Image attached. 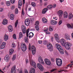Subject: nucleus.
Instances as JSON below:
<instances>
[{"label": "nucleus", "instance_id": "1", "mask_svg": "<svg viewBox=\"0 0 73 73\" xmlns=\"http://www.w3.org/2000/svg\"><path fill=\"white\" fill-rule=\"evenodd\" d=\"M60 43L61 45L64 46L66 50H69L71 47V43L68 42H66V40L62 38L60 40Z\"/></svg>", "mask_w": 73, "mask_h": 73}, {"label": "nucleus", "instance_id": "2", "mask_svg": "<svg viewBox=\"0 0 73 73\" xmlns=\"http://www.w3.org/2000/svg\"><path fill=\"white\" fill-rule=\"evenodd\" d=\"M29 61H30V63L31 65H32L33 66V67H34L35 68H36V63L35 62V61H33L32 60L31 58V57L29 56Z\"/></svg>", "mask_w": 73, "mask_h": 73}, {"label": "nucleus", "instance_id": "3", "mask_svg": "<svg viewBox=\"0 0 73 73\" xmlns=\"http://www.w3.org/2000/svg\"><path fill=\"white\" fill-rule=\"evenodd\" d=\"M56 64L57 66H61L62 64V60L61 59H56Z\"/></svg>", "mask_w": 73, "mask_h": 73}, {"label": "nucleus", "instance_id": "4", "mask_svg": "<svg viewBox=\"0 0 73 73\" xmlns=\"http://www.w3.org/2000/svg\"><path fill=\"white\" fill-rule=\"evenodd\" d=\"M21 49L23 52H25L27 50V46L26 44L24 42L22 43L21 44Z\"/></svg>", "mask_w": 73, "mask_h": 73}, {"label": "nucleus", "instance_id": "5", "mask_svg": "<svg viewBox=\"0 0 73 73\" xmlns=\"http://www.w3.org/2000/svg\"><path fill=\"white\" fill-rule=\"evenodd\" d=\"M29 29H27L26 31V35L27 37H25V42L26 43H28L29 42V40H28V35H28V33H29Z\"/></svg>", "mask_w": 73, "mask_h": 73}, {"label": "nucleus", "instance_id": "6", "mask_svg": "<svg viewBox=\"0 0 73 73\" xmlns=\"http://www.w3.org/2000/svg\"><path fill=\"white\" fill-rule=\"evenodd\" d=\"M63 13H64L63 11L62 10H59L57 11V14L59 17H62L63 15Z\"/></svg>", "mask_w": 73, "mask_h": 73}, {"label": "nucleus", "instance_id": "7", "mask_svg": "<svg viewBox=\"0 0 73 73\" xmlns=\"http://www.w3.org/2000/svg\"><path fill=\"white\" fill-rule=\"evenodd\" d=\"M31 50L32 51V54L34 55L36 53V49L34 46H31Z\"/></svg>", "mask_w": 73, "mask_h": 73}, {"label": "nucleus", "instance_id": "8", "mask_svg": "<svg viewBox=\"0 0 73 73\" xmlns=\"http://www.w3.org/2000/svg\"><path fill=\"white\" fill-rule=\"evenodd\" d=\"M57 49L59 51L60 54H64V51L63 50L62 48V47H61V46Z\"/></svg>", "mask_w": 73, "mask_h": 73}, {"label": "nucleus", "instance_id": "9", "mask_svg": "<svg viewBox=\"0 0 73 73\" xmlns=\"http://www.w3.org/2000/svg\"><path fill=\"white\" fill-rule=\"evenodd\" d=\"M37 66L38 68L39 69H40V70H41V71H42V70H43L44 68L41 64L40 63H38L37 64Z\"/></svg>", "mask_w": 73, "mask_h": 73}, {"label": "nucleus", "instance_id": "10", "mask_svg": "<svg viewBox=\"0 0 73 73\" xmlns=\"http://www.w3.org/2000/svg\"><path fill=\"white\" fill-rule=\"evenodd\" d=\"M25 24L26 26H29L30 24V20L29 19H25Z\"/></svg>", "mask_w": 73, "mask_h": 73}, {"label": "nucleus", "instance_id": "11", "mask_svg": "<svg viewBox=\"0 0 73 73\" xmlns=\"http://www.w3.org/2000/svg\"><path fill=\"white\" fill-rule=\"evenodd\" d=\"M44 62L46 64L48 65H50L51 64L50 61L48 59H44Z\"/></svg>", "mask_w": 73, "mask_h": 73}, {"label": "nucleus", "instance_id": "12", "mask_svg": "<svg viewBox=\"0 0 73 73\" xmlns=\"http://www.w3.org/2000/svg\"><path fill=\"white\" fill-rule=\"evenodd\" d=\"M70 36L68 34L66 33L64 35V38L65 39H66V40H70Z\"/></svg>", "mask_w": 73, "mask_h": 73}, {"label": "nucleus", "instance_id": "13", "mask_svg": "<svg viewBox=\"0 0 73 73\" xmlns=\"http://www.w3.org/2000/svg\"><path fill=\"white\" fill-rule=\"evenodd\" d=\"M54 37L56 41L58 42H60V39H59V36H58V35L57 34H55L54 35Z\"/></svg>", "mask_w": 73, "mask_h": 73}, {"label": "nucleus", "instance_id": "14", "mask_svg": "<svg viewBox=\"0 0 73 73\" xmlns=\"http://www.w3.org/2000/svg\"><path fill=\"white\" fill-rule=\"evenodd\" d=\"M47 47V48L48 49H50L51 50H52L53 49V46H52V44L50 43L48 44Z\"/></svg>", "mask_w": 73, "mask_h": 73}, {"label": "nucleus", "instance_id": "15", "mask_svg": "<svg viewBox=\"0 0 73 73\" xmlns=\"http://www.w3.org/2000/svg\"><path fill=\"white\" fill-rule=\"evenodd\" d=\"M57 23V22L56 21L52 20L50 22V24L52 25H56Z\"/></svg>", "mask_w": 73, "mask_h": 73}, {"label": "nucleus", "instance_id": "16", "mask_svg": "<svg viewBox=\"0 0 73 73\" xmlns=\"http://www.w3.org/2000/svg\"><path fill=\"white\" fill-rule=\"evenodd\" d=\"M5 45H6V43L4 42H3L2 44L0 46V49H4V48L5 47Z\"/></svg>", "mask_w": 73, "mask_h": 73}, {"label": "nucleus", "instance_id": "17", "mask_svg": "<svg viewBox=\"0 0 73 73\" xmlns=\"http://www.w3.org/2000/svg\"><path fill=\"white\" fill-rule=\"evenodd\" d=\"M22 29L23 33L25 34L26 33V28H25V26L24 25L22 26Z\"/></svg>", "mask_w": 73, "mask_h": 73}, {"label": "nucleus", "instance_id": "18", "mask_svg": "<svg viewBox=\"0 0 73 73\" xmlns=\"http://www.w3.org/2000/svg\"><path fill=\"white\" fill-rule=\"evenodd\" d=\"M4 60L6 62H8L9 61V56L8 55H7L5 57Z\"/></svg>", "mask_w": 73, "mask_h": 73}, {"label": "nucleus", "instance_id": "19", "mask_svg": "<svg viewBox=\"0 0 73 73\" xmlns=\"http://www.w3.org/2000/svg\"><path fill=\"white\" fill-rule=\"evenodd\" d=\"M38 61H39V62L41 63V64H43V65H44V62L42 60V58H41V57H39V58H38Z\"/></svg>", "mask_w": 73, "mask_h": 73}, {"label": "nucleus", "instance_id": "20", "mask_svg": "<svg viewBox=\"0 0 73 73\" xmlns=\"http://www.w3.org/2000/svg\"><path fill=\"white\" fill-rule=\"evenodd\" d=\"M11 73H16V66H14L13 67L11 70Z\"/></svg>", "mask_w": 73, "mask_h": 73}, {"label": "nucleus", "instance_id": "21", "mask_svg": "<svg viewBox=\"0 0 73 73\" xmlns=\"http://www.w3.org/2000/svg\"><path fill=\"white\" fill-rule=\"evenodd\" d=\"M68 13L66 11H65L64 12V15H63V17L64 19H66L68 17Z\"/></svg>", "mask_w": 73, "mask_h": 73}, {"label": "nucleus", "instance_id": "22", "mask_svg": "<svg viewBox=\"0 0 73 73\" xmlns=\"http://www.w3.org/2000/svg\"><path fill=\"white\" fill-rule=\"evenodd\" d=\"M3 38L5 41H7V40H8L9 38L8 35H7L6 34H5Z\"/></svg>", "mask_w": 73, "mask_h": 73}, {"label": "nucleus", "instance_id": "23", "mask_svg": "<svg viewBox=\"0 0 73 73\" xmlns=\"http://www.w3.org/2000/svg\"><path fill=\"white\" fill-rule=\"evenodd\" d=\"M2 23L3 25H6L8 23V21L7 19H3Z\"/></svg>", "mask_w": 73, "mask_h": 73}, {"label": "nucleus", "instance_id": "24", "mask_svg": "<svg viewBox=\"0 0 73 73\" xmlns=\"http://www.w3.org/2000/svg\"><path fill=\"white\" fill-rule=\"evenodd\" d=\"M8 28L9 29V31L10 32H12L13 29L12 25H9V26L8 27Z\"/></svg>", "mask_w": 73, "mask_h": 73}, {"label": "nucleus", "instance_id": "25", "mask_svg": "<svg viewBox=\"0 0 73 73\" xmlns=\"http://www.w3.org/2000/svg\"><path fill=\"white\" fill-rule=\"evenodd\" d=\"M30 73H35V69L34 68H31V69Z\"/></svg>", "mask_w": 73, "mask_h": 73}, {"label": "nucleus", "instance_id": "26", "mask_svg": "<svg viewBox=\"0 0 73 73\" xmlns=\"http://www.w3.org/2000/svg\"><path fill=\"white\" fill-rule=\"evenodd\" d=\"M22 1L20 0L18 1V7H21L22 6Z\"/></svg>", "mask_w": 73, "mask_h": 73}, {"label": "nucleus", "instance_id": "27", "mask_svg": "<svg viewBox=\"0 0 73 73\" xmlns=\"http://www.w3.org/2000/svg\"><path fill=\"white\" fill-rule=\"evenodd\" d=\"M48 10V9L46 8L44 9L42 11V13L43 14L45 13L46 12V11H47Z\"/></svg>", "mask_w": 73, "mask_h": 73}, {"label": "nucleus", "instance_id": "28", "mask_svg": "<svg viewBox=\"0 0 73 73\" xmlns=\"http://www.w3.org/2000/svg\"><path fill=\"white\" fill-rule=\"evenodd\" d=\"M42 21L43 23H46L48 21L45 18H43L42 19Z\"/></svg>", "mask_w": 73, "mask_h": 73}, {"label": "nucleus", "instance_id": "29", "mask_svg": "<svg viewBox=\"0 0 73 73\" xmlns=\"http://www.w3.org/2000/svg\"><path fill=\"white\" fill-rule=\"evenodd\" d=\"M73 15L72 14V13H70L69 14L68 16V18L69 19H72L73 18Z\"/></svg>", "mask_w": 73, "mask_h": 73}, {"label": "nucleus", "instance_id": "30", "mask_svg": "<svg viewBox=\"0 0 73 73\" xmlns=\"http://www.w3.org/2000/svg\"><path fill=\"white\" fill-rule=\"evenodd\" d=\"M22 37H23V35L22 32H20L19 33V38L20 39L22 38Z\"/></svg>", "mask_w": 73, "mask_h": 73}, {"label": "nucleus", "instance_id": "31", "mask_svg": "<svg viewBox=\"0 0 73 73\" xmlns=\"http://www.w3.org/2000/svg\"><path fill=\"white\" fill-rule=\"evenodd\" d=\"M13 52H14V50L12 48H11L10 50L9 51V54L10 55H11L13 53Z\"/></svg>", "mask_w": 73, "mask_h": 73}, {"label": "nucleus", "instance_id": "32", "mask_svg": "<svg viewBox=\"0 0 73 73\" xmlns=\"http://www.w3.org/2000/svg\"><path fill=\"white\" fill-rule=\"evenodd\" d=\"M10 18L11 20H13L14 19V15H13L12 14H11L10 16Z\"/></svg>", "mask_w": 73, "mask_h": 73}, {"label": "nucleus", "instance_id": "33", "mask_svg": "<svg viewBox=\"0 0 73 73\" xmlns=\"http://www.w3.org/2000/svg\"><path fill=\"white\" fill-rule=\"evenodd\" d=\"M29 35L30 36H29V37H33L34 34L32 32H30L29 33Z\"/></svg>", "mask_w": 73, "mask_h": 73}, {"label": "nucleus", "instance_id": "34", "mask_svg": "<svg viewBox=\"0 0 73 73\" xmlns=\"http://www.w3.org/2000/svg\"><path fill=\"white\" fill-rule=\"evenodd\" d=\"M16 55H13L12 58V60L14 61L16 60Z\"/></svg>", "mask_w": 73, "mask_h": 73}, {"label": "nucleus", "instance_id": "35", "mask_svg": "<svg viewBox=\"0 0 73 73\" xmlns=\"http://www.w3.org/2000/svg\"><path fill=\"white\" fill-rule=\"evenodd\" d=\"M61 46L58 43H56L55 44V48L57 49L59 47H60Z\"/></svg>", "mask_w": 73, "mask_h": 73}, {"label": "nucleus", "instance_id": "36", "mask_svg": "<svg viewBox=\"0 0 73 73\" xmlns=\"http://www.w3.org/2000/svg\"><path fill=\"white\" fill-rule=\"evenodd\" d=\"M12 47V48H15L16 47V43H12L11 45Z\"/></svg>", "mask_w": 73, "mask_h": 73}, {"label": "nucleus", "instance_id": "37", "mask_svg": "<svg viewBox=\"0 0 73 73\" xmlns=\"http://www.w3.org/2000/svg\"><path fill=\"white\" fill-rule=\"evenodd\" d=\"M53 8V7L51 5H50L48 6L47 7V9H52Z\"/></svg>", "mask_w": 73, "mask_h": 73}, {"label": "nucleus", "instance_id": "38", "mask_svg": "<svg viewBox=\"0 0 73 73\" xmlns=\"http://www.w3.org/2000/svg\"><path fill=\"white\" fill-rule=\"evenodd\" d=\"M49 31L50 32H52V31H53V28H52V27H50L49 28Z\"/></svg>", "mask_w": 73, "mask_h": 73}, {"label": "nucleus", "instance_id": "39", "mask_svg": "<svg viewBox=\"0 0 73 73\" xmlns=\"http://www.w3.org/2000/svg\"><path fill=\"white\" fill-rule=\"evenodd\" d=\"M6 4L7 6H9L10 5V1H7L6 2Z\"/></svg>", "mask_w": 73, "mask_h": 73}, {"label": "nucleus", "instance_id": "40", "mask_svg": "<svg viewBox=\"0 0 73 73\" xmlns=\"http://www.w3.org/2000/svg\"><path fill=\"white\" fill-rule=\"evenodd\" d=\"M31 5L33 7H35L36 6V3L35 2H33L31 3Z\"/></svg>", "mask_w": 73, "mask_h": 73}, {"label": "nucleus", "instance_id": "41", "mask_svg": "<svg viewBox=\"0 0 73 73\" xmlns=\"http://www.w3.org/2000/svg\"><path fill=\"white\" fill-rule=\"evenodd\" d=\"M18 24V20H17L16 22H15V27H16L17 26V25Z\"/></svg>", "mask_w": 73, "mask_h": 73}, {"label": "nucleus", "instance_id": "42", "mask_svg": "<svg viewBox=\"0 0 73 73\" xmlns=\"http://www.w3.org/2000/svg\"><path fill=\"white\" fill-rule=\"evenodd\" d=\"M18 13V9L17 8L15 9V14H17Z\"/></svg>", "mask_w": 73, "mask_h": 73}, {"label": "nucleus", "instance_id": "43", "mask_svg": "<svg viewBox=\"0 0 73 73\" xmlns=\"http://www.w3.org/2000/svg\"><path fill=\"white\" fill-rule=\"evenodd\" d=\"M38 24H39V23L38 21H36L35 24V25L37 26H38Z\"/></svg>", "mask_w": 73, "mask_h": 73}, {"label": "nucleus", "instance_id": "44", "mask_svg": "<svg viewBox=\"0 0 73 73\" xmlns=\"http://www.w3.org/2000/svg\"><path fill=\"white\" fill-rule=\"evenodd\" d=\"M15 8V5H12L11 6V9L12 10H13V9H14Z\"/></svg>", "mask_w": 73, "mask_h": 73}, {"label": "nucleus", "instance_id": "45", "mask_svg": "<svg viewBox=\"0 0 73 73\" xmlns=\"http://www.w3.org/2000/svg\"><path fill=\"white\" fill-rule=\"evenodd\" d=\"M62 20H60L58 22L59 25H61V24H62Z\"/></svg>", "mask_w": 73, "mask_h": 73}, {"label": "nucleus", "instance_id": "46", "mask_svg": "<svg viewBox=\"0 0 73 73\" xmlns=\"http://www.w3.org/2000/svg\"><path fill=\"white\" fill-rule=\"evenodd\" d=\"M35 28L36 31H38L39 29L38 28V26H35Z\"/></svg>", "mask_w": 73, "mask_h": 73}, {"label": "nucleus", "instance_id": "47", "mask_svg": "<svg viewBox=\"0 0 73 73\" xmlns=\"http://www.w3.org/2000/svg\"><path fill=\"white\" fill-rule=\"evenodd\" d=\"M13 38L14 39H16V35L14 34L13 36Z\"/></svg>", "mask_w": 73, "mask_h": 73}, {"label": "nucleus", "instance_id": "48", "mask_svg": "<svg viewBox=\"0 0 73 73\" xmlns=\"http://www.w3.org/2000/svg\"><path fill=\"white\" fill-rule=\"evenodd\" d=\"M48 31V28H45V29L44 30V32H46V31Z\"/></svg>", "mask_w": 73, "mask_h": 73}, {"label": "nucleus", "instance_id": "49", "mask_svg": "<svg viewBox=\"0 0 73 73\" xmlns=\"http://www.w3.org/2000/svg\"><path fill=\"white\" fill-rule=\"evenodd\" d=\"M43 44L44 45H46L47 44V41L46 40H44L43 42Z\"/></svg>", "mask_w": 73, "mask_h": 73}, {"label": "nucleus", "instance_id": "50", "mask_svg": "<svg viewBox=\"0 0 73 73\" xmlns=\"http://www.w3.org/2000/svg\"><path fill=\"white\" fill-rule=\"evenodd\" d=\"M11 2L12 4H13L15 3V0H11Z\"/></svg>", "mask_w": 73, "mask_h": 73}, {"label": "nucleus", "instance_id": "51", "mask_svg": "<svg viewBox=\"0 0 73 73\" xmlns=\"http://www.w3.org/2000/svg\"><path fill=\"white\" fill-rule=\"evenodd\" d=\"M57 70V69H52L51 70V72H54V71H55V70Z\"/></svg>", "mask_w": 73, "mask_h": 73}, {"label": "nucleus", "instance_id": "52", "mask_svg": "<svg viewBox=\"0 0 73 73\" xmlns=\"http://www.w3.org/2000/svg\"><path fill=\"white\" fill-rule=\"evenodd\" d=\"M26 64H28V63L29 62V60H28V59H26Z\"/></svg>", "mask_w": 73, "mask_h": 73}, {"label": "nucleus", "instance_id": "53", "mask_svg": "<svg viewBox=\"0 0 73 73\" xmlns=\"http://www.w3.org/2000/svg\"><path fill=\"white\" fill-rule=\"evenodd\" d=\"M22 14L23 15H24V14H25V13H24V10L23 9L22 12Z\"/></svg>", "mask_w": 73, "mask_h": 73}, {"label": "nucleus", "instance_id": "54", "mask_svg": "<svg viewBox=\"0 0 73 73\" xmlns=\"http://www.w3.org/2000/svg\"><path fill=\"white\" fill-rule=\"evenodd\" d=\"M24 73H28V70H25L24 71Z\"/></svg>", "mask_w": 73, "mask_h": 73}, {"label": "nucleus", "instance_id": "55", "mask_svg": "<svg viewBox=\"0 0 73 73\" xmlns=\"http://www.w3.org/2000/svg\"><path fill=\"white\" fill-rule=\"evenodd\" d=\"M31 44H29V50H31Z\"/></svg>", "mask_w": 73, "mask_h": 73}, {"label": "nucleus", "instance_id": "56", "mask_svg": "<svg viewBox=\"0 0 73 73\" xmlns=\"http://www.w3.org/2000/svg\"><path fill=\"white\" fill-rule=\"evenodd\" d=\"M42 41L41 40H39L38 41V43H39V44H41L42 42Z\"/></svg>", "mask_w": 73, "mask_h": 73}, {"label": "nucleus", "instance_id": "57", "mask_svg": "<svg viewBox=\"0 0 73 73\" xmlns=\"http://www.w3.org/2000/svg\"><path fill=\"white\" fill-rule=\"evenodd\" d=\"M64 53H66L67 55H68V52H67L66 50H65L64 51Z\"/></svg>", "mask_w": 73, "mask_h": 73}, {"label": "nucleus", "instance_id": "58", "mask_svg": "<svg viewBox=\"0 0 73 73\" xmlns=\"http://www.w3.org/2000/svg\"><path fill=\"white\" fill-rule=\"evenodd\" d=\"M57 18L56 17H53V19L55 20H57Z\"/></svg>", "mask_w": 73, "mask_h": 73}, {"label": "nucleus", "instance_id": "59", "mask_svg": "<svg viewBox=\"0 0 73 73\" xmlns=\"http://www.w3.org/2000/svg\"><path fill=\"white\" fill-rule=\"evenodd\" d=\"M46 34H47V35H50V32L48 31H47L46 32Z\"/></svg>", "mask_w": 73, "mask_h": 73}, {"label": "nucleus", "instance_id": "60", "mask_svg": "<svg viewBox=\"0 0 73 73\" xmlns=\"http://www.w3.org/2000/svg\"><path fill=\"white\" fill-rule=\"evenodd\" d=\"M3 10L4 9H3L2 8H0V12H3Z\"/></svg>", "mask_w": 73, "mask_h": 73}, {"label": "nucleus", "instance_id": "61", "mask_svg": "<svg viewBox=\"0 0 73 73\" xmlns=\"http://www.w3.org/2000/svg\"><path fill=\"white\" fill-rule=\"evenodd\" d=\"M52 8H55L56 7V4H54L52 6Z\"/></svg>", "mask_w": 73, "mask_h": 73}, {"label": "nucleus", "instance_id": "62", "mask_svg": "<svg viewBox=\"0 0 73 73\" xmlns=\"http://www.w3.org/2000/svg\"><path fill=\"white\" fill-rule=\"evenodd\" d=\"M73 64H69V65H67L68 66H72V65H73Z\"/></svg>", "mask_w": 73, "mask_h": 73}, {"label": "nucleus", "instance_id": "63", "mask_svg": "<svg viewBox=\"0 0 73 73\" xmlns=\"http://www.w3.org/2000/svg\"><path fill=\"white\" fill-rule=\"evenodd\" d=\"M9 67V66H5L4 68V69H5V68H8Z\"/></svg>", "mask_w": 73, "mask_h": 73}, {"label": "nucleus", "instance_id": "64", "mask_svg": "<svg viewBox=\"0 0 73 73\" xmlns=\"http://www.w3.org/2000/svg\"><path fill=\"white\" fill-rule=\"evenodd\" d=\"M64 1V0H60L59 1H60L61 3H62Z\"/></svg>", "mask_w": 73, "mask_h": 73}]
</instances>
